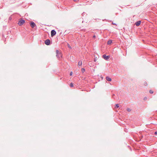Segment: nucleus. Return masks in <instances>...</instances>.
Masks as SVG:
<instances>
[{
  "label": "nucleus",
  "instance_id": "39448f33",
  "mask_svg": "<svg viewBox=\"0 0 157 157\" xmlns=\"http://www.w3.org/2000/svg\"><path fill=\"white\" fill-rule=\"evenodd\" d=\"M56 34V32L55 30H52L51 31V36L53 37Z\"/></svg>",
  "mask_w": 157,
  "mask_h": 157
},
{
  "label": "nucleus",
  "instance_id": "f03ea898",
  "mask_svg": "<svg viewBox=\"0 0 157 157\" xmlns=\"http://www.w3.org/2000/svg\"><path fill=\"white\" fill-rule=\"evenodd\" d=\"M25 21L24 20L21 18L18 22V24L19 26H21L25 22Z\"/></svg>",
  "mask_w": 157,
  "mask_h": 157
},
{
  "label": "nucleus",
  "instance_id": "2eb2a0df",
  "mask_svg": "<svg viewBox=\"0 0 157 157\" xmlns=\"http://www.w3.org/2000/svg\"><path fill=\"white\" fill-rule=\"evenodd\" d=\"M149 92L150 94H152L153 93V91L151 90H150L149 91Z\"/></svg>",
  "mask_w": 157,
  "mask_h": 157
},
{
  "label": "nucleus",
  "instance_id": "5701e85b",
  "mask_svg": "<svg viewBox=\"0 0 157 157\" xmlns=\"http://www.w3.org/2000/svg\"><path fill=\"white\" fill-rule=\"evenodd\" d=\"M96 37V36L95 35H94L93 36V38H95Z\"/></svg>",
  "mask_w": 157,
  "mask_h": 157
},
{
  "label": "nucleus",
  "instance_id": "ddd939ff",
  "mask_svg": "<svg viewBox=\"0 0 157 157\" xmlns=\"http://www.w3.org/2000/svg\"><path fill=\"white\" fill-rule=\"evenodd\" d=\"M70 86L71 87H73V86H74V85H73V84L72 83H71L70 84Z\"/></svg>",
  "mask_w": 157,
  "mask_h": 157
},
{
  "label": "nucleus",
  "instance_id": "423d86ee",
  "mask_svg": "<svg viewBox=\"0 0 157 157\" xmlns=\"http://www.w3.org/2000/svg\"><path fill=\"white\" fill-rule=\"evenodd\" d=\"M30 25L33 28H34L36 26V24L33 21H31L30 23Z\"/></svg>",
  "mask_w": 157,
  "mask_h": 157
},
{
  "label": "nucleus",
  "instance_id": "a878e982",
  "mask_svg": "<svg viewBox=\"0 0 157 157\" xmlns=\"http://www.w3.org/2000/svg\"><path fill=\"white\" fill-rule=\"evenodd\" d=\"M74 1L76 2L77 1V0H73Z\"/></svg>",
  "mask_w": 157,
  "mask_h": 157
},
{
  "label": "nucleus",
  "instance_id": "9b49d317",
  "mask_svg": "<svg viewBox=\"0 0 157 157\" xmlns=\"http://www.w3.org/2000/svg\"><path fill=\"white\" fill-rule=\"evenodd\" d=\"M85 71V69L84 68H82L81 69V71L82 73H83Z\"/></svg>",
  "mask_w": 157,
  "mask_h": 157
},
{
  "label": "nucleus",
  "instance_id": "a211bd4d",
  "mask_svg": "<svg viewBox=\"0 0 157 157\" xmlns=\"http://www.w3.org/2000/svg\"><path fill=\"white\" fill-rule=\"evenodd\" d=\"M72 74H73V73L72 72H71L70 73V75L71 76L72 75Z\"/></svg>",
  "mask_w": 157,
  "mask_h": 157
},
{
  "label": "nucleus",
  "instance_id": "0eeeda50",
  "mask_svg": "<svg viewBox=\"0 0 157 157\" xmlns=\"http://www.w3.org/2000/svg\"><path fill=\"white\" fill-rule=\"evenodd\" d=\"M141 21H136L135 23V24L136 26H139L140 25L141 23Z\"/></svg>",
  "mask_w": 157,
  "mask_h": 157
},
{
  "label": "nucleus",
  "instance_id": "4468645a",
  "mask_svg": "<svg viewBox=\"0 0 157 157\" xmlns=\"http://www.w3.org/2000/svg\"><path fill=\"white\" fill-rule=\"evenodd\" d=\"M127 110L128 112H130L131 111V109L129 108H127Z\"/></svg>",
  "mask_w": 157,
  "mask_h": 157
},
{
  "label": "nucleus",
  "instance_id": "aec40b11",
  "mask_svg": "<svg viewBox=\"0 0 157 157\" xmlns=\"http://www.w3.org/2000/svg\"><path fill=\"white\" fill-rule=\"evenodd\" d=\"M144 85L145 86H146L147 85V83L146 82H145Z\"/></svg>",
  "mask_w": 157,
  "mask_h": 157
},
{
  "label": "nucleus",
  "instance_id": "412c9836",
  "mask_svg": "<svg viewBox=\"0 0 157 157\" xmlns=\"http://www.w3.org/2000/svg\"><path fill=\"white\" fill-rule=\"evenodd\" d=\"M115 95V94H113L112 96V98H113L114 99H115V98L113 96H114Z\"/></svg>",
  "mask_w": 157,
  "mask_h": 157
},
{
  "label": "nucleus",
  "instance_id": "dca6fc26",
  "mask_svg": "<svg viewBox=\"0 0 157 157\" xmlns=\"http://www.w3.org/2000/svg\"><path fill=\"white\" fill-rule=\"evenodd\" d=\"M68 47L69 48H70V49L71 48V46L69 45V44H68Z\"/></svg>",
  "mask_w": 157,
  "mask_h": 157
},
{
  "label": "nucleus",
  "instance_id": "1a4fd4ad",
  "mask_svg": "<svg viewBox=\"0 0 157 157\" xmlns=\"http://www.w3.org/2000/svg\"><path fill=\"white\" fill-rule=\"evenodd\" d=\"M106 79L108 81H111L112 80L111 78L108 76L106 77Z\"/></svg>",
  "mask_w": 157,
  "mask_h": 157
},
{
  "label": "nucleus",
  "instance_id": "f8f14e48",
  "mask_svg": "<svg viewBox=\"0 0 157 157\" xmlns=\"http://www.w3.org/2000/svg\"><path fill=\"white\" fill-rule=\"evenodd\" d=\"M115 107L116 108H118V107H119V105L118 104H116L115 105Z\"/></svg>",
  "mask_w": 157,
  "mask_h": 157
},
{
  "label": "nucleus",
  "instance_id": "7ed1b4c3",
  "mask_svg": "<svg viewBox=\"0 0 157 157\" xmlns=\"http://www.w3.org/2000/svg\"><path fill=\"white\" fill-rule=\"evenodd\" d=\"M103 58L105 60H108L109 58V56H106L105 54H104L102 56Z\"/></svg>",
  "mask_w": 157,
  "mask_h": 157
},
{
  "label": "nucleus",
  "instance_id": "393cba45",
  "mask_svg": "<svg viewBox=\"0 0 157 157\" xmlns=\"http://www.w3.org/2000/svg\"><path fill=\"white\" fill-rule=\"evenodd\" d=\"M113 24L114 25H116V24L115 23H113Z\"/></svg>",
  "mask_w": 157,
  "mask_h": 157
},
{
  "label": "nucleus",
  "instance_id": "20e7f679",
  "mask_svg": "<svg viewBox=\"0 0 157 157\" xmlns=\"http://www.w3.org/2000/svg\"><path fill=\"white\" fill-rule=\"evenodd\" d=\"M44 43L46 45H49L50 44V40L49 39H47L45 41Z\"/></svg>",
  "mask_w": 157,
  "mask_h": 157
},
{
  "label": "nucleus",
  "instance_id": "9d476101",
  "mask_svg": "<svg viewBox=\"0 0 157 157\" xmlns=\"http://www.w3.org/2000/svg\"><path fill=\"white\" fill-rule=\"evenodd\" d=\"M112 42V40H108L107 42V44L108 45H110L111 44Z\"/></svg>",
  "mask_w": 157,
  "mask_h": 157
},
{
  "label": "nucleus",
  "instance_id": "b1692460",
  "mask_svg": "<svg viewBox=\"0 0 157 157\" xmlns=\"http://www.w3.org/2000/svg\"><path fill=\"white\" fill-rule=\"evenodd\" d=\"M143 137V136H141V138H142Z\"/></svg>",
  "mask_w": 157,
  "mask_h": 157
},
{
  "label": "nucleus",
  "instance_id": "6e6552de",
  "mask_svg": "<svg viewBox=\"0 0 157 157\" xmlns=\"http://www.w3.org/2000/svg\"><path fill=\"white\" fill-rule=\"evenodd\" d=\"M82 62L81 61H80L78 62V66L79 67L81 66L82 65Z\"/></svg>",
  "mask_w": 157,
  "mask_h": 157
},
{
  "label": "nucleus",
  "instance_id": "f3484780",
  "mask_svg": "<svg viewBox=\"0 0 157 157\" xmlns=\"http://www.w3.org/2000/svg\"><path fill=\"white\" fill-rule=\"evenodd\" d=\"M85 14H86V13L84 12L82 13V15L83 16Z\"/></svg>",
  "mask_w": 157,
  "mask_h": 157
},
{
  "label": "nucleus",
  "instance_id": "f257e3e1",
  "mask_svg": "<svg viewBox=\"0 0 157 157\" xmlns=\"http://www.w3.org/2000/svg\"><path fill=\"white\" fill-rule=\"evenodd\" d=\"M56 57L59 59H60L62 57V54L58 50H56Z\"/></svg>",
  "mask_w": 157,
  "mask_h": 157
},
{
  "label": "nucleus",
  "instance_id": "bb28decb",
  "mask_svg": "<svg viewBox=\"0 0 157 157\" xmlns=\"http://www.w3.org/2000/svg\"><path fill=\"white\" fill-rule=\"evenodd\" d=\"M146 98H144V100H145V99H146Z\"/></svg>",
  "mask_w": 157,
  "mask_h": 157
},
{
  "label": "nucleus",
  "instance_id": "4be33fe9",
  "mask_svg": "<svg viewBox=\"0 0 157 157\" xmlns=\"http://www.w3.org/2000/svg\"><path fill=\"white\" fill-rule=\"evenodd\" d=\"M12 19V18L11 17H9V19L10 20Z\"/></svg>",
  "mask_w": 157,
  "mask_h": 157
},
{
  "label": "nucleus",
  "instance_id": "6ab92c4d",
  "mask_svg": "<svg viewBox=\"0 0 157 157\" xmlns=\"http://www.w3.org/2000/svg\"><path fill=\"white\" fill-rule=\"evenodd\" d=\"M154 134H155V135H157V131L155 132Z\"/></svg>",
  "mask_w": 157,
  "mask_h": 157
}]
</instances>
